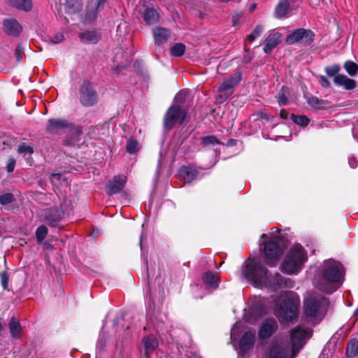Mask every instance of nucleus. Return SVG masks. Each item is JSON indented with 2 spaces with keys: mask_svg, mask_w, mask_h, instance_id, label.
I'll return each instance as SVG.
<instances>
[{
  "mask_svg": "<svg viewBox=\"0 0 358 358\" xmlns=\"http://www.w3.org/2000/svg\"><path fill=\"white\" fill-rule=\"evenodd\" d=\"M242 274L248 282L258 288L266 287L275 291L282 287L292 288L294 286L291 279L282 277L278 273L269 275L268 269L255 257H249L245 261Z\"/></svg>",
  "mask_w": 358,
  "mask_h": 358,
  "instance_id": "1",
  "label": "nucleus"
},
{
  "mask_svg": "<svg viewBox=\"0 0 358 358\" xmlns=\"http://www.w3.org/2000/svg\"><path fill=\"white\" fill-rule=\"evenodd\" d=\"M344 275V268L339 262L327 259L318 267L314 283L318 289L331 294L341 286Z\"/></svg>",
  "mask_w": 358,
  "mask_h": 358,
  "instance_id": "2",
  "label": "nucleus"
},
{
  "mask_svg": "<svg viewBox=\"0 0 358 358\" xmlns=\"http://www.w3.org/2000/svg\"><path fill=\"white\" fill-rule=\"evenodd\" d=\"M300 299L294 292L281 293L275 305V313L281 322H291L297 318Z\"/></svg>",
  "mask_w": 358,
  "mask_h": 358,
  "instance_id": "3",
  "label": "nucleus"
},
{
  "mask_svg": "<svg viewBox=\"0 0 358 358\" xmlns=\"http://www.w3.org/2000/svg\"><path fill=\"white\" fill-rule=\"evenodd\" d=\"M328 303L327 297L316 293L310 294L303 301L304 318L312 324L319 322L324 317Z\"/></svg>",
  "mask_w": 358,
  "mask_h": 358,
  "instance_id": "4",
  "label": "nucleus"
},
{
  "mask_svg": "<svg viewBox=\"0 0 358 358\" xmlns=\"http://www.w3.org/2000/svg\"><path fill=\"white\" fill-rule=\"evenodd\" d=\"M308 260V255L299 244L293 245L285 256L280 266L282 272L287 275L297 274Z\"/></svg>",
  "mask_w": 358,
  "mask_h": 358,
  "instance_id": "5",
  "label": "nucleus"
},
{
  "mask_svg": "<svg viewBox=\"0 0 358 358\" xmlns=\"http://www.w3.org/2000/svg\"><path fill=\"white\" fill-rule=\"evenodd\" d=\"M313 331L309 327L298 325L290 331L292 343V358H294L299 350L312 336Z\"/></svg>",
  "mask_w": 358,
  "mask_h": 358,
  "instance_id": "6",
  "label": "nucleus"
},
{
  "mask_svg": "<svg viewBox=\"0 0 358 358\" xmlns=\"http://www.w3.org/2000/svg\"><path fill=\"white\" fill-rule=\"evenodd\" d=\"M263 252L266 263L271 266L277 265L282 252L276 238H272L264 244Z\"/></svg>",
  "mask_w": 358,
  "mask_h": 358,
  "instance_id": "7",
  "label": "nucleus"
},
{
  "mask_svg": "<svg viewBox=\"0 0 358 358\" xmlns=\"http://www.w3.org/2000/svg\"><path fill=\"white\" fill-rule=\"evenodd\" d=\"M186 117V112L181 106L173 105L166 111L164 117V127L171 129L176 124H182Z\"/></svg>",
  "mask_w": 358,
  "mask_h": 358,
  "instance_id": "8",
  "label": "nucleus"
},
{
  "mask_svg": "<svg viewBox=\"0 0 358 358\" xmlns=\"http://www.w3.org/2000/svg\"><path fill=\"white\" fill-rule=\"evenodd\" d=\"M241 80V73L239 71H236L229 78L224 79L220 86L219 87L218 96L220 100L225 101L233 93L234 88Z\"/></svg>",
  "mask_w": 358,
  "mask_h": 358,
  "instance_id": "9",
  "label": "nucleus"
},
{
  "mask_svg": "<svg viewBox=\"0 0 358 358\" xmlns=\"http://www.w3.org/2000/svg\"><path fill=\"white\" fill-rule=\"evenodd\" d=\"M313 41V34L310 30L303 28L297 29L289 34L286 38V43L292 45L299 42L310 43Z\"/></svg>",
  "mask_w": 358,
  "mask_h": 358,
  "instance_id": "10",
  "label": "nucleus"
},
{
  "mask_svg": "<svg viewBox=\"0 0 358 358\" xmlns=\"http://www.w3.org/2000/svg\"><path fill=\"white\" fill-rule=\"evenodd\" d=\"M80 101L85 106H92L97 101V95L89 83H84L81 86Z\"/></svg>",
  "mask_w": 358,
  "mask_h": 358,
  "instance_id": "11",
  "label": "nucleus"
},
{
  "mask_svg": "<svg viewBox=\"0 0 358 358\" xmlns=\"http://www.w3.org/2000/svg\"><path fill=\"white\" fill-rule=\"evenodd\" d=\"M127 182V177L124 175L115 176L113 178L108 182L106 186V192L108 194L112 195L120 192L124 188Z\"/></svg>",
  "mask_w": 358,
  "mask_h": 358,
  "instance_id": "12",
  "label": "nucleus"
},
{
  "mask_svg": "<svg viewBox=\"0 0 358 358\" xmlns=\"http://www.w3.org/2000/svg\"><path fill=\"white\" fill-rule=\"evenodd\" d=\"M64 211L60 208L54 207L46 209L43 212L44 219L50 224L55 226L64 217Z\"/></svg>",
  "mask_w": 358,
  "mask_h": 358,
  "instance_id": "13",
  "label": "nucleus"
},
{
  "mask_svg": "<svg viewBox=\"0 0 358 358\" xmlns=\"http://www.w3.org/2000/svg\"><path fill=\"white\" fill-rule=\"evenodd\" d=\"M3 31L9 36H17L22 28L20 24L13 18L6 19L3 22Z\"/></svg>",
  "mask_w": 358,
  "mask_h": 358,
  "instance_id": "14",
  "label": "nucleus"
},
{
  "mask_svg": "<svg viewBox=\"0 0 358 358\" xmlns=\"http://www.w3.org/2000/svg\"><path fill=\"white\" fill-rule=\"evenodd\" d=\"M278 328V324L274 319L266 320L259 331V336L261 339H266L269 338Z\"/></svg>",
  "mask_w": 358,
  "mask_h": 358,
  "instance_id": "15",
  "label": "nucleus"
},
{
  "mask_svg": "<svg viewBox=\"0 0 358 358\" xmlns=\"http://www.w3.org/2000/svg\"><path fill=\"white\" fill-rule=\"evenodd\" d=\"M255 339V334L251 331L245 332L242 336L239 343V353L244 355L252 346Z\"/></svg>",
  "mask_w": 358,
  "mask_h": 358,
  "instance_id": "16",
  "label": "nucleus"
},
{
  "mask_svg": "<svg viewBox=\"0 0 358 358\" xmlns=\"http://www.w3.org/2000/svg\"><path fill=\"white\" fill-rule=\"evenodd\" d=\"M290 348L287 345L273 343L269 352L270 358H287Z\"/></svg>",
  "mask_w": 358,
  "mask_h": 358,
  "instance_id": "17",
  "label": "nucleus"
},
{
  "mask_svg": "<svg viewBox=\"0 0 358 358\" xmlns=\"http://www.w3.org/2000/svg\"><path fill=\"white\" fill-rule=\"evenodd\" d=\"M292 8L287 0H280L275 8L276 18H286L291 15Z\"/></svg>",
  "mask_w": 358,
  "mask_h": 358,
  "instance_id": "18",
  "label": "nucleus"
},
{
  "mask_svg": "<svg viewBox=\"0 0 358 358\" xmlns=\"http://www.w3.org/2000/svg\"><path fill=\"white\" fill-rule=\"evenodd\" d=\"M69 125L70 124L65 120L51 119L48 120L46 129L48 132L55 134L69 127Z\"/></svg>",
  "mask_w": 358,
  "mask_h": 358,
  "instance_id": "19",
  "label": "nucleus"
},
{
  "mask_svg": "<svg viewBox=\"0 0 358 358\" xmlns=\"http://www.w3.org/2000/svg\"><path fill=\"white\" fill-rule=\"evenodd\" d=\"M334 82L337 85L343 86L347 90H353L357 86V83L354 80L343 74L336 76L334 78Z\"/></svg>",
  "mask_w": 358,
  "mask_h": 358,
  "instance_id": "20",
  "label": "nucleus"
},
{
  "mask_svg": "<svg viewBox=\"0 0 358 358\" xmlns=\"http://www.w3.org/2000/svg\"><path fill=\"white\" fill-rule=\"evenodd\" d=\"M159 9L153 7L147 8L143 14V20L148 24L157 23L159 20Z\"/></svg>",
  "mask_w": 358,
  "mask_h": 358,
  "instance_id": "21",
  "label": "nucleus"
},
{
  "mask_svg": "<svg viewBox=\"0 0 358 358\" xmlns=\"http://www.w3.org/2000/svg\"><path fill=\"white\" fill-rule=\"evenodd\" d=\"M152 32L155 44L157 45L166 43L170 36L169 30L162 27H156Z\"/></svg>",
  "mask_w": 358,
  "mask_h": 358,
  "instance_id": "22",
  "label": "nucleus"
},
{
  "mask_svg": "<svg viewBox=\"0 0 358 358\" xmlns=\"http://www.w3.org/2000/svg\"><path fill=\"white\" fill-rule=\"evenodd\" d=\"M280 34L278 32L271 33L266 39V44L264 50L266 53H269L280 41Z\"/></svg>",
  "mask_w": 358,
  "mask_h": 358,
  "instance_id": "23",
  "label": "nucleus"
},
{
  "mask_svg": "<svg viewBox=\"0 0 358 358\" xmlns=\"http://www.w3.org/2000/svg\"><path fill=\"white\" fill-rule=\"evenodd\" d=\"M143 342L145 348V355L148 358L150 355H151L157 348L159 344L158 341L154 336L150 335L145 337L143 339Z\"/></svg>",
  "mask_w": 358,
  "mask_h": 358,
  "instance_id": "24",
  "label": "nucleus"
},
{
  "mask_svg": "<svg viewBox=\"0 0 358 358\" xmlns=\"http://www.w3.org/2000/svg\"><path fill=\"white\" fill-rule=\"evenodd\" d=\"M80 39L85 43H96L99 39V34L94 31H88L79 34Z\"/></svg>",
  "mask_w": 358,
  "mask_h": 358,
  "instance_id": "25",
  "label": "nucleus"
},
{
  "mask_svg": "<svg viewBox=\"0 0 358 358\" xmlns=\"http://www.w3.org/2000/svg\"><path fill=\"white\" fill-rule=\"evenodd\" d=\"M180 175L186 182H190L197 176V171L191 166H183L180 171Z\"/></svg>",
  "mask_w": 358,
  "mask_h": 358,
  "instance_id": "26",
  "label": "nucleus"
},
{
  "mask_svg": "<svg viewBox=\"0 0 358 358\" xmlns=\"http://www.w3.org/2000/svg\"><path fill=\"white\" fill-rule=\"evenodd\" d=\"M65 8L69 13H76L83 8L82 0H66Z\"/></svg>",
  "mask_w": 358,
  "mask_h": 358,
  "instance_id": "27",
  "label": "nucleus"
},
{
  "mask_svg": "<svg viewBox=\"0 0 358 358\" xmlns=\"http://www.w3.org/2000/svg\"><path fill=\"white\" fill-rule=\"evenodd\" d=\"M10 4L21 10L29 11L32 8V2L31 0H10Z\"/></svg>",
  "mask_w": 358,
  "mask_h": 358,
  "instance_id": "28",
  "label": "nucleus"
},
{
  "mask_svg": "<svg viewBox=\"0 0 358 358\" xmlns=\"http://www.w3.org/2000/svg\"><path fill=\"white\" fill-rule=\"evenodd\" d=\"M9 329L10 334L14 338L20 337L21 332V325L19 321L14 317L10 319L9 322Z\"/></svg>",
  "mask_w": 358,
  "mask_h": 358,
  "instance_id": "29",
  "label": "nucleus"
},
{
  "mask_svg": "<svg viewBox=\"0 0 358 358\" xmlns=\"http://www.w3.org/2000/svg\"><path fill=\"white\" fill-rule=\"evenodd\" d=\"M202 279L203 282L211 288L215 289L218 287L219 282L215 279V275L210 271L206 272Z\"/></svg>",
  "mask_w": 358,
  "mask_h": 358,
  "instance_id": "30",
  "label": "nucleus"
},
{
  "mask_svg": "<svg viewBox=\"0 0 358 358\" xmlns=\"http://www.w3.org/2000/svg\"><path fill=\"white\" fill-rule=\"evenodd\" d=\"M307 102L309 106L316 109H322L325 107L327 103L325 101L318 99L316 96H311L308 98Z\"/></svg>",
  "mask_w": 358,
  "mask_h": 358,
  "instance_id": "31",
  "label": "nucleus"
},
{
  "mask_svg": "<svg viewBox=\"0 0 358 358\" xmlns=\"http://www.w3.org/2000/svg\"><path fill=\"white\" fill-rule=\"evenodd\" d=\"M189 94V91L187 90H182L180 91L175 96L174 105L180 106L185 104L186 99H187Z\"/></svg>",
  "mask_w": 358,
  "mask_h": 358,
  "instance_id": "32",
  "label": "nucleus"
},
{
  "mask_svg": "<svg viewBox=\"0 0 358 358\" xmlns=\"http://www.w3.org/2000/svg\"><path fill=\"white\" fill-rule=\"evenodd\" d=\"M288 88L286 87H282L281 90L279 91L277 99L279 105L280 106H286L288 103Z\"/></svg>",
  "mask_w": 358,
  "mask_h": 358,
  "instance_id": "33",
  "label": "nucleus"
},
{
  "mask_svg": "<svg viewBox=\"0 0 358 358\" xmlns=\"http://www.w3.org/2000/svg\"><path fill=\"white\" fill-rule=\"evenodd\" d=\"M346 354L350 357L358 355V341L352 340L348 343Z\"/></svg>",
  "mask_w": 358,
  "mask_h": 358,
  "instance_id": "34",
  "label": "nucleus"
},
{
  "mask_svg": "<svg viewBox=\"0 0 358 358\" xmlns=\"http://www.w3.org/2000/svg\"><path fill=\"white\" fill-rule=\"evenodd\" d=\"M141 148L140 144L134 138H130L127 143V152L129 154H135Z\"/></svg>",
  "mask_w": 358,
  "mask_h": 358,
  "instance_id": "35",
  "label": "nucleus"
},
{
  "mask_svg": "<svg viewBox=\"0 0 358 358\" xmlns=\"http://www.w3.org/2000/svg\"><path fill=\"white\" fill-rule=\"evenodd\" d=\"M185 51V45L178 43L172 46L170 49L171 55L173 57H180L183 55Z\"/></svg>",
  "mask_w": 358,
  "mask_h": 358,
  "instance_id": "36",
  "label": "nucleus"
},
{
  "mask_svg": "<svg viewBox=\"0 0 358 358\" xmlns=\"http://www.w3.org/2000/svg\"><path fill=\"white\" fill-rule=\"evenodd\" d=\"M344 69L350 76H354L358 71V65L352 61H347L344 64Z\"/></svg>",
  "mask_w": 358,
  "mask_h": 358,
  "instance_id": "37",
  "label": "nucleus"
},
{
  "mask_svg": "<svg viewBox=\"0 0 358 358\" xmlns=\"http://www.w3.org/2000/svg\"><path fill=\"white\" fill-rule=\"evenodd\" d=\"M48 228L45 225L39 226L36 230V238L38 243H41L48 234Z\"/></svg>",
  "mask_w": 358,
  "mask_h": 358,
  "instance_id": "38",
  "label": "nucleus"
},
{
  "mask_svg": "<svg viewBox=\"0 0 358 358\" xmlns=\"http://www.w3.org/2000/svg\"><path fill=\"white\" fill-rule=\"evenodd\" d=\"M291 118L295 124L301 127H306L309 123V119L305 115H292Z\"/></svg>",
  "mask_w": 358,
  "mask_h": 358,
  "instance_id": "39",
  "label": "nucleus"
},
{
  "mask_svg": "<svg viewBox=\"0 0 358 358\" xmlns=\"http://www.w3.org/2000/svg\"><path fill=\"white\" fill-rule=\"evenodd\" d=\"M201 143L203 145H206V146H208V145H213H213H219L220 144V141L214 136H208L203 137L201 138Z\"/></svg>",
  "mask_w": 358,
  "mask_h": 358,
  "instance_id": "40",
  "label": "nucleus"
},
{
  "mask_svg": "<svg viewBox=\"0 0 358 358\" xmlns=\"http://www.w3.org/2000/svg\"><path fill=\"white\" fill-rule=\"evenodd\" d=\"M14 196L11 193H5L0 194V204L6 206L13 201Z\"/></svg>",
  "mask_w": 358,
  "mask_h": 358,
  "instance_id": "41",
  "label": "nucleus"
},
{
  "mask_svg": "<svg viewBox=\"0 0 358 358\" xmlns=\"http://www.w3.org/2000/svg\"><path fill=\"white\" fill-rule=\"evenodd\" d=\"M263 31V27L262 25H257L254 31L247 37V40L250 42L254 41L258 38Z\"/></svg>",
  "mask_w": 358,
  "mask_h": 358,
  "instance_id": "42",
  "label": "nucleus"
},
{
  "mask_svg": "<svg viewBox=\"0 0 358 358\" xmlns=\"http://www.w3.org/2000/svg\"><path fill=\"white\" fill-rule=\"evenodd\" d=\"M341 67L338 64H334L332 66H327L325 68V72L329 76H336L340 71Z\"/></svg>",
  "mask_w": 358,
  "mask_h": 358,
  "instance_id": "43",
  "label": "nucleus"
},
{
  "mask_svg": "<svg viewBox=\"0 0 358 358\" xmlns=\"http://www.w3.org/2000/svg\"><path fill=\"white\" fill-rule=\"evenodd\" d=\"M17 151L20 154H31L33 152L32 148L30 145H26L25 143H22L19 145Z\"/></svg>",
  "mask_w": 358,
  "mask_h": 358,
  "instance_id": "44",
  "label": "nucleus"
},
{
  "mask_svg": "<svg viewBox=\"0 0 358 358\" xmlns=\"http://www.w3.org/2000/svg\"><path fill=\"white\" fill-rule=\"evenodd\" d=\"M1 284L3 289H8V275L6 272L0 273Z\"/></svg>",
  "mask_w": 358,
  "mask_h": 358,
  "instance_id": "45",
  "label": "nucleus"
},
{
  "mask_svg": "<svg viewBox=\"0 0 358 358\" xmlns=\"http://www.w3.org/2000/svg\"><path fill=\"white\" fill-rule=\"evenodd\" d=\"M64 39V36L62 33H56L52 36L50 37V41L52 43L57 44L62 42Z\"/></svg>",
  "mask_w": 358,
  "mask_h": 358,
  "instance_id": "46",
  "label": "nucleus"
},
{
  "mask_svg": "<svg viewBox=\"0 0 358 358\" xmlns=\"http://www.w3.org/2000/svg\"><path fill=\"white\" fill-rule=\"evenodd\" d=\"M317 78L318 80V82L323 87H329L331 85V83L329 80L324 76H317Z\"/></svg>",
  "mask_w": 358,
  "mask_h": 358,
  "instance_id": "47",
  "label": "nucleus"
},
{
  "mask_svg": "<svg viewBox=\"0 0 358 358\" xmlns=\"http://www.w3.org/2000/svg\"><path fill=\"white\" fill-rule=\"evenodd\" d=\"M106 341V337L103 333L101 334L97 342V348L99 349H102L105 345Z\"/></svg>",
  "mask_w": 358,
  "mask_h": 358,
  "instance_id": "48",
  "label": "nucleus"
},
{
  "mask_svg": "<svg viewBox=\"0 0 358 358\" xmlns=\"http://www.w3.org/2000/svg\"><path fill=\"white\" fill-rule=\"evenodd\" d=\"M15 166V160L14 159H9L7 165H6V170L8 172L10 173L13 172Z\"/></svg>",
  "mask_w": 358,
  "mask_h": 358,
  "instance_id": "49",
  "label": "nucleus"
},
{
  "mask_svg": "<svg viewBox=\"0 0 358 358\" xmlns=\"http://www.w3.org/2000/svg\"><path fill=\"white\" fill-rule=\"evenodd\" d=\"M348 163H349V165L350 166V167L352 169H355L358 166V161L354 157H351L349 158Z\"/></svg>",
  "mask_w": 358,
  "mask_h": 358,
  "instance_id": "50",
  "label": "nucleus"
},
{
  "mask_svg": "<svg viewBox=\"0 0 358 358\" xmlns=\"http://www.w3.org/2000/svg\"><path fill=\"white\" fill-rule=\"evenodd\" d=\"M238 324L236 323L231 330V338L233 336H234L236 335V334L238 332Z\"/></svg>",
  "mask_w": 358,
  "mask_h": 358,
  "instance_id": "51",
  "label": "nucleus"
},
{
  "mask_svg": "<svg viewBox=\"0 0 358 358\" xmlns=\"http://www.w3.org/2000/svg\"><path fill=\"white\" fill-rule=\"evenodd\" d=\"M288 115H289V113L286 110L282 109L280 110V118H282L283 120H287L288 118Z\"/></svg>",
  "mask_w": 358,
  "mask_h": 358,
  "instance_id": "52",
  "label": "nucleus"
},
{
  "mask_svg": "<svg viewBox=\"0 0 358 358\" xmlns=\"http://www.w3.org/2000/svg\"><path fill=\"white\" fill-rule=\"evenodd\" d=\"M15 57L18 62H21L22 61V56L20 52H15Z\"/></svg>",
  "mask_w": 358,
  "mask_h": 358,
  "instance_id": "53",
  "label": "nucleus"
},
{
  "mask_svg": "<svg viewBox=\"0 0 358 358\" xmlns=\"http://www.w3.org/2000/svg\"><path fill=\"white\" fill-rule=\"evenodd\" d=\"M88 15H89L88 13L86 15V19H85L86 21H90V20H92L94 19V17H95V13H94V12L92 13V17L89 16V17H88Z\"/></svg>",
  "mask_w": 358,
  "mask_h": 358,
  "instance_id": "54",
  "label": "nucleus"
},
{
  "mask_svg": "<svg viewBox=\"0 0 358 358\" xmlns=\"http://www.w3.org/2000/svg\"><path fill=\"white\" fill-rule=\"evenodd\" d=\"M16 52H20L22 50V47L20 45H18L15 48Z\"/></svg>",
  "mask_w": 358,
  "mask_h": 358,
  "instance_id": "55",
  "label": "nucleus"
},
{
  "mask_svg": "<svg viewBox=\"0 0 358 358\" xmlns=\"http://www.w3.org/2000/svg\"><path fill=\"white\" fill-rule=\"evenodd\" d=\"M354 315H358V308L355 310Z\"/></svg>",
  "mask_w": 358,
  "mask_h": 358,
  "instance_id": "56",
  "label": "nucleus"
},
{
  "mask_svg": "<svg viewBox=\"0 0 358 358\" xmlns=\"http://www.w3.org/2000/svg\"><path fill=\"white\" fill-rule=\"evenodd\" d=\"M266 238V234H262V238Z\"/></svg>",
  "mask_w": 358,
  "mask_h": 358,
  "instance_id": "57",
  "label": "nucleus"
},
{
  "mask_svg": "<svg viewBox=\"0 0 358 358\" xmlns=\"http://www.w3.org/2000/svg\"><path fill=\"white\" fill-rule=\"evenodd\" d=\"M53 176H54V177H59V174H54V175H53Z\"/></svg>",
  "mask_w": 358,
  "mask_h": 358,
  "instance_id": "58",
  "label": "nucleus"
},
{
  "mask_svg": "<svg viewBox=\"0 0 358 358\" xmlns=\"http://www.w3.org/2000/svg\"><path fill=\"white\" fill-rule=\"evenodd\" d=\"M141 242H142V237H141V239H140V241H139V244L141 245Z\"/></svg>",
  "mask_w": 358,
  "mask_h": 358,
  "instance_id": "59",
  "label": "nucleus"
},
{
  "mask_svg": "<svg viewBox=\"0 0 358 358\" xmlns=\"http://www.w3.org/2000/svg\"><path fill=\"white\" fill-rule=\"evenodd\" d=\"M255 5H253V6L251 7V10L254 9V8H255Z\"/></svg>",
  "mask_w": 358,
  "mask_h": 358,
  "instance_id": "60",
  "label": "nucleus"
},
{
  "mask_svg": "<svg viewBox=\"0 0 358 358\" xmlns=\"http://www.w3.org/2000/svg\"><path fill=\"white\" fill-rule=\"evenodd\" d=\"M157 51H159H159H160V50H157V48H155V52H157Z\"/></svg>",
  "mask_w": 358,
  "mask_h": 358,
  "instance_id": "61",
  "label": "nucleus"
}]
</instances>
